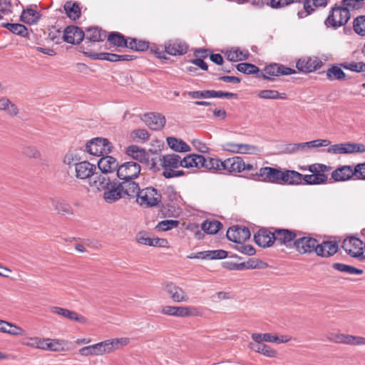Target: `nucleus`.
Returning <instances> with one entry per match:
<instances>
[{
    "label": "nucleus",
    "mask_w": 365,
    "mask_h": 365,
    "mask_svg": "<svg viewBox=\"0 0 365 365\" xmlns=\"http://www.w3.org/2000/svg\"><path fill=\"white\" fill-rule=\"evenodd\" d=\"M90 186L103 192V198L107 203H113L123 197L120 183L111 180L105 175H96L90 182Z\"/></svg>",
    "instance_id": "f257e3e1"
},
{
    "label": "nucleus",
    "mask_w": 365,
    "mask_h": 365,
    "mask_svg": "<svg viewBox=\"0 0 365 365\" xmlns=\"http://www.w3.org/2000/svg\"><path fill=\"white\" fill-rule=\"evenodd\" d=\"M163 168V175L165 178L181 177L185 175L183 170H177L176 168L182 167V158L178 154L172 153L163 155L160 158Z\"/></svg>",
    "instance_id": "f03ea898"
},
{
    "label": "nucleus",
    "mask_w": 365,
    "mask_h": 365,
    "mask_svg": "<svg viewBox=\"0 0 365 365\" xmlns=\"http://www.w3.org/2000/svg\"><path fill=\"white\" fill-rule=\"evenodd\" d=\"M350 17L349 11L341 4L340 6L336 5L331 8L324 24L327 27L336 29L345 25L350 19Z\"/></svg>",
    "instance_id": "7ed1b4c3"
},
{
    "label": "nucleus",
    "mask_w": 365,
    "mask_h": 365,
    "mask_svg": "<svg viewBox=\"0 0 365 365\" xmlns=\"http://www.w3.org/2000/svg\"><path fill=\"white\" fill-rule=\"evenodd\" d=\"M84 34L85 41L80 49L85 56L86 51H93L92 46L96 43L103 41L107 38L106 31L97 26L87 28Z\"/></svg>",
    "instance_id": "20e7f679"
},
{
    "label": "nucleus",
    "mask_w": 365,
    "mask_h": 365,
    "mask_svg": "<svg viewBox=\"0 0 365 365\" xmlns=\"http://www.w3.org/2000/svg\"><path fill=\"white\" fill-rule=\"evenodd\" d=\"M136 201L140 206H157L161 201V194L157 189L148 187L140 190Z\"/></svg>",
    "instance_id": "39448f33"
},
{
    "label": "nucleus",
    "mask_w": 365,
    "mask_h": 365,
    "mask_svg": "<svg viewBox=\"0 0 365 365\" xmlns=\"http://www.w3.org/2000/svg\"><path fill=\"white\" fill-rule=\"evenodd\" d=\"M86 148L91 155L103 156L111 152L112 145L106 138H96L86 143Z\"/></svg>",
    "instance_id": "423d86ee"
},
{
    "label": "nucleus",
    "mask_w": 365,
    "mask_h": 365,
    "mask_svg": "<svg viewBox=\"0 0 365 365\" xmlns=\"http://www.w3.org/2000/svg\"><path fill=\"white\" fill-rule=\"evenodd\" d=\"M282 169L280 168L262 167L253 175V178L259 181L272 184H280Z\"/></svg>",
    "instance_id": "0eeeda50"
},
{
    "label": "nucleus",
    "mask_w": 365,
    "mask_h": 365,
    "mask_svg": "<svg viewBox=\"0 0 365 365\" xmlns=\"http://www.w3.org/2000/svg\"><path fill=\"white\" fill-rule=\"evenodd\" d=\"M326 339L334 343L344 344L352 346L365 345V337L344 334L338 332H327Z\"/></svg>",
    "instance_id": "6e6552de"
},
{
    "label": "nucleus",
    "mask_w": 365,
    "mask_h": 365,
    "mask_svg": "<svg viewBox=\"0 0 365 365\" xmlns=\"http://www.w3.org/2000/svg\"><path fill=\"white\" fill-rule=\"evenodd\" d=\"M141 172L140 165L135 161H128L120 165L117 170V176L120 180H135Z\"/></svg>",
    "instance_id": "1a4fd4ad"
},
{
    "label": "nucleus",
    "mask_w": 365,
    "mask_h": 365,
    "mask_svg": "<svg viewBox=\"0 0 365 365\" xmlns=\"http://www.w3.org/2000/svg\"><path fill=\"white\" fill-rule=\"evenodd\" d=\"M342 248L344 251L353 257L363 259L364 242L355 237H350L345 239L342 243Z\"/></svg>",
    "instance_id": "9d476101"
},
{
    "label": "nucleus",
    "mask_w": 365,
    "mask_h": 365,
    "mask_svg": "<svg viewBox=\"0 0 365 365\" xmlns=\"http://www.w3.org/2000/svg\"><path fill=\"white\" fill-rule=\"evenodd\" d=\"M163 290L175 302H187L189 296L180 287L172 282H165L162 284Z\"/></svg>",
    "instance_id": "9b49d317"
},
{
    "label": "nucleus",
    "mask_w": 365,
    "mask_h": 365,
    "mask_svg": "<svg viewBox=\"0 0 365 365\" xmlns=\"http://www.w3.org/2000/svg\"><path fill=\"white\" fill-rule=\"evenodd\" d=\"M293 247L301 255L316 252L317 240L309 236L297 237L293 242Z\"/></svg>",
    "instance_id": "f8f14e48"
},
{
    "label": "nucleus",
    "mask_w": 365,
    "mask_h": 365,
    "mask_svg": "<svg viewBox=\"0 0 365 365\" xmlns=\"http://www.w3.org/2000/svg\"><path fill=\"white\" fill-rule=\"evenodd\" d=\"M322 65V61L317 56H304L296 63L297 68L304 73L314 72L319 69Z\"/></svg>",
    "instance_id": "ddd939ff"
},
{
    "label": "nucleus",
    "mask_w": 365,
    "mask_h": 365,
    "mask_svg": "<svg viewBox=\"0 0 365 365\" xmlns=\"http://www.w3.org/2000/svg\"><path fill=\"white\" fill-rule=\"evenodd\" d=\"M96 170V165L88 161L79 162L75 167V176L81 180L88 179L90 183L98 175L95 173Z\"/></svg>",
    "instance_id": "4468645a"
},
{
    "label": "nucleus",
    "mask_w": 365,
    "mask_h": 365,
    "mask_svg": "<svg viewBox=\"0 0 365 365\" xmlns=\"http://www.w3.org/2000/svg\"><path fill=\"white\" fill-rule=\"evenodd\" d=\"M262 77L264 79L272 80V76H279L282 75H291L296 73L293 68L286 67L278 63H271L267 66L262 72Z\"/></svg>",
    "instance_id": "2eb2a0df"
},
{
    "label": "nucleus",
    "mask_w": 365,
    "mask_h": 365,
    "mask_svg": "<svg viewBox=\"0 0 365 365\" xmlns=\"http://www.w3.org/2000/svg\"><path fill=\"white\" fill-rule=\"evenodd\" d=\"M189 96L193 98H226L228 99L237 98V94L222 91L207 90L202 91H190Z\"/></svg>",
    "instance_id": "dca6fc26"
},
{
    "label": "nucleus",
    "mask_w": 365,
    "mask_h": 365,
    "mask_svg": "<svg viewBox=\"0 0 365 365\" xmlns=\"http://www.w3.org/2000/svg\"><path fill=\"white\" fill-rule=\"evenodd\" d=\"M274 242L280 245L289 247L299 237V232L288 229H274Z\"/></svg>",
    "instance_id": "f3484780"
},
{
    "label": "nucleus",
    "mask_w": 365,
    "mask_h": 365,
    "mask_svg": "<svg viewBox=\"0 0 365 365\" xmlns=\"http://www.w3.org/2000/svg\"><path fill=\"white\" fill-rule=\"evenodd\" d=\"M250 235L247 227L238 225L230 227L226 233L227 239L235 243L245 242L250 239Z\"/></svg>",
    "instance_id": "a211bd4d"
},
{
    "label": "nucleus",
    "mask_w": 365,
    "mask_h": 365,
    "mask_svg": "<svg viewBox=\"0 0 365 365\" xmlns=\"http://www.w3.org/2000/svg\"><path fill=\"white\" fill-rule=\"evenodd\" d=\"M86 56L92 59L106 60L110 62L128 61L134 59L130 55H118L111 53H96L95 51H86Z\"/></svg>",
    "instance_id": "6ab92c4d"
},
{
    "label": "nucleus",
    "mask_w": 365,
    "mask_h": 365,
    "mask_svg": "<svg viewBox=\"0 0 365 365\" xmlns=\"http://www.w3.org/2000/svg\"><path fill=\"white\" fill-rule=\"evenodd\" d=\"M222 147L224 150L234 153L255 154L259 151L257 146L243 143H225Z\"/></svg>",
    "instance_id": "aec40b11"
},
{
    "label": "nucleus",
    "mask_w": 365,
    "mask_h": 365,
    "mask_svg": "<svg viewBox=\"0 0 365 365\" xmlns=\"http://www.w3.org/2000/svg\"><path fill=\"white\" fill-rule=\"evenodd\" d=\"M83 30L76 26H67L63 34L64 41L71 44H78L84 39Z\"/></svg>",
    "instance_id": "412c9836"
},
{
    "label": "nucleus",
    "mask_w": 365,
    "mask_h": 365,
    "mask_svg": "<svg viewBox=\"0 0 365 365\" xmlns=\"http://www.w3.org/2000/svg\"><path fill=\"white\" fill-rule=\"evenodd\" d=\"M274 230L271 231L266 228L259 230L255 234L254 240L255 243L262 247H269L274 242Z\"/></svg>",
    "instance_id": "4be33fe9"
},
{
    "label": "nucleus",
    "mask_w": 365,
    "mask_h": 365,
    "mask_svg": "<svg viewBox=\"0 0 365 365\" xmlns=\"http://www.w3.org/2000/svg\"><path fill=\"white\" fill-rule=\"evenodd\" d=\"M51 312L72 322H77L80 324H86L87 322V319L85 317L78 314L76 312L63 307H52Z\"/></svg>",
    "instance_id": "5701e85b"
},
{
    "label": "nucleus",
    "mask_w": 365,
    "mask_h": 365,
    "mask_svg": "<svg viewBox=\"0 0 365 365\" xmlns=\"http://www.w3.org/2000/svg\"><path fill=\"white\" fill-rule=\"evenodd\" d=\"M143 121L152 130H161L165 124L166 120L160 113H150L145 114Z\"/></svg>",
    "instance_id": "b1692460"
},
{
    "label": "nucleus",
    "mask_w": 365,
    "mask_h": 365,
    "mask_svg": "<svg viewBox=\"0 0 365 365\" xmlns=\"http://www.w3.org/2000/svg\"><path fill=\"white\" fill-rule=\"evenodd\" d=\"M338 249V244L335 241H324L321 244L317 242L315 253L319 257H329L336 254Z\"/></svg>",
    "instance_id": "393cba45"
},
{
    "label": "nucleus",
    "mask_w": 365,
    "mask_h": 365,
    "mask_svg": "<svg viewBox=\"0 0 365 365\" xmlns=\"http://www.w3.org/2000/svg\"><path fill=\"white\" fill-rule=\"evenodd\" d=\"M354 168L351 165H341L335 169L331 174L335 182L346 181L354 177Z\"/></svg>",
    "instance_id": "a878e982"
},
{
    "label": "nucleus",
    "mask_w": 365,
    "mask_h": 365,
    "mask_svg": "<svg viewBox=\"0 0 365 365\" xmlns=\"http://www.w3.org/2000/svg\"><path fill=\"white\" fill-rule=\"evenodd\" d=\"M125 153L133 160L138 161L139 164H148L149 163V155L145 149L141 148L138 145H131L128 146L126 149Z\"/></svg>",
    "instance_id": "bb28decb"
},
{
    "label": "nucleus",
    "mask_w": 365,
    "mask_h": 365,
    "mask_svg": "<svg viewBox=\"0 0 365 365\" xmlns=\"http://www.w3.org/2000/svg\"><path fill=\"white\" fill-rule=\"evenodd\" d=\"M222 170L230 173H239L245 170V162L241 157H233L223 161Z\"/></svg>",
    "instance_id": "cd10ccee"
},
{
    "label": "nucleus",
    "mask_w": 365,
    "mask_h": 365,
    "mask_svg": "<svg viewBox=\"0 0 365 365\" xmlns=\"http://www.w3.org/2000/svg\"><path fill=\"white\" fill-rule=\"evenodd\" d=\"M303 5L304 9L297 13L299 19L307 16L319 7H325L327 5V0H304Z\"/></svg>",
    "instance_id": "c85d7f7f"
},
{
    "label": "nucleus",
    "mask_w": 365,
    "mask_h": 365,
    "mask_svg": "<svg viewBox=\"0 0 365 365\" xmlns=\"http://www.w3.org/2000/svg\"><path fill=\"white\" fill-rule=\"evenodd\" d=\"M279 185H300L302 183L303 175L295 170H282Z\"/></svg>",
    "instance_id": "c756f323"
},
{
    "label": "nucleus",
    "mask_w": 365,
    "mask_h": 365,
    "mask_svg": "<svg viewBox=\"0 0 365 365\" xmlns=\"http://www.w3.org/2000/svg\"><path fill=\"white\" fill-rule=\"evenodd\" d=\"M119 166L116 159L108 155H106V156L103 155L98 162V168L104 174L117 170Z\"/></svg>",
    "instance_id": "7c9ffc66"
},
{
    "label": "nucleus",
    "mask_w": 365,
    "mask_h": 365,
    "mask_svg": "<svg viewBox=\"0 0 365 365\" xmlns=\"http://www.w3.org/2000/svg\"><path fill=\"white\" fill-rule=\"evenodd\" d=\"M165 52L172 56L183 55L188 50L187 45L180 40L170 41L165 46Z\"/></svg>",
    "instance_id": "2f4dec72"
},
{
    "label": "nucleus",
    "mask_w": 365,
    "mask_h": 365,
    "mask_svg": "<svg viewBox=\"0 0 365 365\" xmlns=\"http://www.w3.org/2000/svg\"><path fill=\"white\" fill-rule=\"evenodd\" d=\"M123 182H120L123 196H128V197H136L140 190L138 183L135 182L133 180H122Z\"/></svg>",
    "instance_id": "473e14b6"
},
{
    "label": "nucleus",
    "mask_w": 365,
    "mask_h": 365,
    "mask_svg": "<svg viewBox=\"0 0 365 365\" xmlns=\"http://www.w3.org/2000/svg\"><path fill=\"white\" fill-rule=\"evenodd\" d=\"M251 338L255 343H262L263 341H266L281 344L289 341V339L288 338H279L277 336L272 335L269 333H253L251 335Z\"/></svg>",
    "instance_id": "72a5a7b5"
},
{
    "label": "nucleus",
    "mask_w": 365,
    "mask_h": 365,
    "mask_svg": "<svg viewBox=\"0 0 365 365\" xmlns=\"http://www.w3.org/2000/svg\"><path fill=\"white\" fill-rule=\"evenodd\" d=\"M341 66L336 64L331 65L326 71V77L329 81H342L346 79V74L342 70Z\"/></svg>",
    "instance_id": "f704fd0d"
},
{
    "label": "nucleus",
    "mask_w": 365,
    "mask_h": 365,
    "mask_svg": "<svg viewBox=\"0 0 365 365\" xmlns=\"http://www.w3.org/2000/svg\"><path fill=\"white\" fill-rule=\"evenodd\" d=\"M202 160L205 157L197 154H189L182 158V168L197 169L202 168Z\"/></svg>",
    "instance_id": "c9c22d12"
},
{
    "label": "nucleus",
    "mask_w": 365,
    "mask_h": 365,
    "mask_svg": "<svg viewBox=\"0 0 365 365\" xmlns=\"http://www.w3.org/2000/svg\"><path fill=\"white\" fill-rule=\"evenodd\" d=\"M250 347L255 352L261 354L267 357L275 358L277 352L275 349H272L270 346L263 343H252L250 344Z\"/></svg>",
    "instance_id": "e433bc0d"
},
{
    "label": "nucleus",
    "mask_w": 365,
    "mask_h": 365,
    "mask_svg": "<svg viewBox=\"0 0 365 365\" xmlns=\"http://www.w3.org/2000/svg\"><path fill=\"white\" fill-rule=\"evenodd\" d=\"M51 203L53 209L60 215H71L73 214L71 206L63 200L51 199Z\"/></svg>",
    "instance_id": "4c0bfd02"
},
{
    "label": "nucleus",
    "mask_w": 365,
    "mask_h": 365,
    "mask_svg": "<svg viewBox=\"0 0 365 365\" xmlns=\"http://www.w3.org/2000/svg\"><path fill=\"white\" fill-rule=\"evenodd\" d=\"M167 143L169 147L175 152L185 153L191 150L190 145L185 141L175 137H168Z\"/></svg>",
    "instance_id": "58836bf2"
},
{
    "label": "nucleus",
    "mask_w": 365,
    "mask_h": 365,
    "mask_svg": "<svg viewBox=\"0 0 365 365\" xmlns=\"http://www.w3.org/2000/svg\"><path fill=\"white\" fill-rule=\"evenodd\" d=\"M64 10L67 16L72 20L78 19L81 14V8L77 2L66 1L64 4Z\"/></svg>",
    "instance_id": "ea45409f"
},
{
    "label": "nucleus",
    "mask_w": 365,
    "mask_h": 365,
    "mask_svg": "<svg viewBox=\"0 0 365 365\" xmlns=\"http://www.w3.org/2000/svg\"><path fill=\"white\" fill-rule=\"evenodd\" d=\"M41 15L38 11L32 9H27L22 11L20 19L25 24H34L37 23Z\"/></svg>",
    "instance_id": "a19ab883"
},
{
    "label": "nucleus",
    "mask_w": 365,
    "mask_h": 365,
    "mask_svg": "<svg viewBox=\"0 0 365 365\" xmlns=\"http://www.w3.org/2000/svg\"><path fill=\"white\" fill-rule=\"evenodd\" d=\"M107 39L113 46L128 48L129 39H126L123 34L118 32H111L109 35H107Z\"/></svg>",
    "instance_id": "79ce46f5"
},
{
    "label": "nucleus",
    "mask_w": 365,
    "mask_h": 365,
    "mask_svg": "<svg viewBox=\"0 0 365 365\" xmlns=\"http://www.w3.org/2000/svg\"><path fill=\"white\" fill-rule=\"evenodd\" d=\"M0 110L12 117L16 116L19 113L17 106L6 97L0 98Z\"/></svg>",
    "instance_id": "37998d69"
},
{
    "label": "nucleus",
    "mask_w": 365,
    "mask_h": 365,
    "mask_svg": "<svg viewBox=\"0 0 365 365\" xmlns=\"http://www.w3.org/2000/svg\"><path fill=\"white\" fill-rule=\"evenodd\" d=\"M177 315L178 317H198L201 313L195 307H178Z\"/></svg>",
    "instance_id": "c03bdc74"
},
{
    "label": "nucleus",
    "mask_w": 365,
    "mask_h": 365,
    "mask_svg": "<svg viewBox=\"0 0 365 365\" xmlns=\"http://www.w3.org/2000/svg\"><path fill=\"white\" fill-rule=\"evenodd\" d=\"M222 227V223L215 220L211 221L206 220L201 225L202 230L210 235L216 234Z\"/></svg>",
    "instance_id": "a18cd8bd"
},
{
    "label": "nucleus",
    "mask_w": 365,
    "mask_h": 365,
    "mask_svg": "<svg viewBox=\"0 0 365 365\" xmlns=\"http://www.w3.org/2000/svg\"><path fill=\"white\" fill-rule=\"evenodd\" d=\"M130 341L128 337L115 338L107 339L108 345L109 346L110 354L120 349V347L127 346Z\"/></svg>",
    "instance_id": "49530a36"
},
{
    "label": "nucleus",
    "mask_w": 365,
    "mask_h": 365,
    "mask_svg": "<svg viewBox=\"0 0 365 365\" xmlns=\"http://www.w3.org/2000/svg\"><path fill=\"white\" fill-rule=\"evenodd\" d=\"M332 268L339 272L348 273L349 274H362L364 273L363 269L343 263H334Z\"/></svg>",
    "instance_id": "de8ad7c7"
},
{
    "label": "nucleus",
    "mask_w": 365,
    "mask_h": 365,
    "mask_svg": "<svg viewBox=\"0 0 365 365\" xmlns=\"http://www.w3.org/2000/svg\"><path fill=\"white\" fill-rule=\"evenodd\" d=\"M340 66L344 69L349 70L352 72L361 73L365 71V63L362 61H344L341 63Z\"/></svg>",
    "instance_id": "09e8293b"
},
{
    "label": "nucleus",
    "mask_w": 365,
    "mask_h": 365,
    "mask_svg": "<svg viewBox=\"0 0 365 365\" xmlns=\"http://www.w3.org/2000/svg\"><path fill=\"white\" fill-rule=\"evenodd\" d=\"M327 179V176L313 175L311 173L309 175H303L302 181H304V184L306 185H320L325 183Z\"/></svg>",
    "instance_id": "8fccbe9b"
},
{
    "label": "nucleus",
    "mask_w": 365,
    "mask_h": 365,
    "mask_svg": "<svg viewBox=\"0 0 365 365\" xmlns=\"http://www.w3.org/2000/svg\"><path fill=\"white\" fill-rule=\"evenodd\" d=\"M258 96L264 99H286L287 94L284 93H279L275 90H263L260 91Z\"/></svg>",
    "instance_id": "3c124183"
},
{
    "label": "nucleus",
    "mask_w": 365,
    "mask_h": 365,
    "mask_svg": "<svg viewBox=\"0 0 365 365\" xmlns=\"http://www.w3.org/2000/svg\"><path fill=\"white\" fill-rule=\"evenodd\" d=\"M365 152V145L361 143H343V154H349Z\"/></svg>",
    "instance_id": "603ef678"
},
{
    "label": "nucleus",
    "mask_w": 365,
    "mask_h": 365,
    "mask_svg": "<svg viewBox=\"0 0 365 365\" xmlns=\"http://www.w3.org/2000/svg\"><path fill=\"white\" fill-rule=\"evenodd\" d=\"M223 161L217 158H205L202 160V168L206 170H222Z\"/></svg>",
    "instance_id": "864d4df0"
},
{
    "label": "nucleus",
    "mask_w": 365,
    "mask_h": 365,
    "mask_svg": "<svg viewBox=\"0 0 365 365\" xmlns=\"http://www.w3.org/2000/svg\"><path fill=\"white\" fill-rule=\"evenodd\" d=\"M2 26L14 34H17L21 36H26L27 35V29L23 24L6 23L3 24Z\"/></svg>",
    "instance_id": "5fc2aeb1"
},
{
    "label": "nucleus",
    "mask_w": 365,
    "mask_h": 365,
    "mask_svg": "<svg viewBox=\"0 0 365 365\" xmlns=\"http://www.w3.org/2000/svg\"><path fill=\"white\" fill-rule=\"evenodd\" d=\"M128 48L136 51H146L149 47V43L143 40H138L136 38H128Z\"/></svg>",
    "instance_id": "6e6d98bb"
},
{
    "label": "nucleus",
    "mask_w": 365,
    "mask_h": 365,
    "mask_svg": "<svg viewBox=\"0 0 365 365\" xmlns=\"http://www.w3.org/2000/svg\"><path fill=\"white\" fill-rule=\"evenodd\" d=\"M331 169V168L330 166L320 163H314L308 166V170L312 174L322 176H327L325 173L330 171Z\"/></svg>",
    "instance_id": "4d7b16f0"
},
{
    "label": "nucleus",
    "mask_w": 365,
    "mask_h": 365,
    "mask_svg": "<svg viewBox=\"0 0 365 365\" xmlns=\"http://www.w3.org/2000/svg\"><path fill=\"white\" fill-rule=\"evenodd\" d=\"M180 224L178 220H165L158 223L156 229L159 231H168L173 228L177 227Z\"/></svg>",
    "instance_id": "13d9d810"
},
{
    "label": "nucleus",
    "mask_w": 365,
    "mask_h": 365,
    "mask_svg": "<svg viewBox=\"0 0 365 365\" xmlns=\"http://www.w3.org/2000/svg\"><path fill=\"white\" fill-rule=\"evenodd\" d=\"M236 67L238 71L245 74L257 73L259 71L257 66L248 63H240Z\"/></svg>",
    "instance_id": "bf43d9fd"
},
{
    "label": "nucleus",
    "mask_w": 365,
    "mask_h": 365,
    "mask_svg": "<svg viewBox=\"0 0 365 365\" xmlns=\"http://www.w3.org/2000/svg\"><path fill=\"white\" fill-rule=\"evenodd\" d=\"M107 340L92 345L94 356H102L103 354H110Z\"/></svg>",
    "instance_id": "052dcab7"
},
{
    "label": "nucleus",
    "mask_w": 365,
    "mask_h": 365,
    "mask_svg": "<svg viewBox=\"0 0 365 365\" xmlns=\"http://www.w3.org/2000/svg\"><path fill=\"white\" fill-rule=\"evenodd\" d=\"M354 31L361 36H365V16H359L354 21Z\"/></svg>",
    "instance_id": "680f3d73"
},
{
    "label": "nucleus",
    "mask_w": 365,
    "mask_h": 365,
    "mask_svg": "<svg viewBox=\"0 0 365 365\" xmlns=\"http://www.w3.org/2000/svg\"><path fill=\"white\" fill-rule=\"evenodd\" d=\"M331 142L329 140L325 139H317L314 140H312L309 142L302 143L303 145V149L304 150L306 148H319V147H325L330 145Z\"/></svg>",
    "instance_id": "e2e57ef3"
},
{
    "label": "nucleus",
    "mask_w": 365,
    "mask_h": 365,
    "mask_svg": "<svg viewBox=\"0 0 365 365\" xmlns=\"http://www.w3.org/2000/svg\"><path fill=\"white\" fill-rule=\"evenodd\" d=\"M24 154L29 158H34L36 160H41L42 155L41 152L34 146H27L24 148L23 150Z\"/></svg>",
    "instance_id": "0e129e2a"
},
{
    "label": "nucleus",
    "mask_w": 365,
    "mask_h": 365,
    "mask_svg": "<svg viewBox=\"0 0 365 365\" xmlns=\"http://www.w3.org/2000/svg\"><path fill=\"white\" fill-rule=\"evenodd\" d=\"M79 158L73 151H68L63 158V163L68 166L74 165L79 163Z\"/></svg>",
    "instance_id": "69168bd1"
},
{
    "label": "nucleus",
    "mask_w": 365,
    "mask_h": 365,
    "mask_svg": "<svg viewBox=\"0 0 365 365\" xmlns=\"http://www.w3.org/2000/svg\"><path fill=\"white\" fill-rule=\"evenodd\" d=\"M131 137L133 139H138L146 141L149 139L150 134L146 129H135L131 133Z\"/></svg>",
    "instance_id": "338daca9"
},
{
    "label": "nucleus",
    "mask_w": 365,
    "mask_h": 365,
    "mask_svg": "<svg viewBox=\"0 0 365 365\" xmlns=\"http://www.w3.org/2000/svg\"><path fill=\"white\" fill-rule=\"evenodd\" d=\"M236 244L235 249L239 252L250 256L255 255V250L252 246L245 245L244 242H238Z\"/></svg>",
    "instance_id": "774afa93"
}]
</instances>
